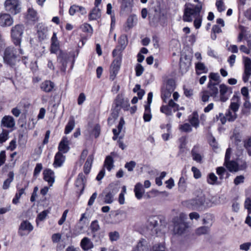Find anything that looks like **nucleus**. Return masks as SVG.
<instances>
[{
    "label": "nucleus",
    "instance_id": "6e6552de",
    "mask_svg": "<svg viewBox=\"0 0 251 251\" xmlns=\"http://www.w3.org/2000/svg\"><path fill=\"white\" fill-rule=\"evenodd\" d=\"M5 10L9 14L16 15L20 12L19 0H6L4 3Z\"/></svg>",
    "mask_w": 251,
    "mask_h": 251
},
{
    "label": "nucleus",
    "instance_id": "7c9ffc66",
    "mask_svg": "<svg viewBox=\"0 0 251 251\" xmlns=\"http://www.w3.org/2000/svg\"><path fill=\"white\" fill-rule=\"evenodd\" d=\"M48 29L44 26H38L37 35L40 40H43L47 37Z\"/></svg>",
    "mask_w": 251,
    "mask_h": 251
},
{
    "label": "nucleus",
    "instance_id": "603ef678",
    "mask_svg": "<svg viewBox=\"0 0 251 251\" xmlns=\"http://www.w3.org/2000/svg\"><path fill=\"white\" fill-rule=\"evenodd\" d=\"M157 219L156 216H151L149 218L148 222L150 226L155 227L158 225Z\"/></svg>",
    "mask_w": 251,
    "mask_h": 251
},
{
    "label": "nucleus",
    "instance_id": "e433bc0d",
    "mask_svg": "<svg viewBox=\"0 0 251 251\" xmlns=\"http://www.w3.org/2000/svg\"><path fill=\"white\" fill-rule=\"evenodd\" d=\"M199 115L197 112H194L192 115L189 116V121L192 126H199Z\"/></svg>",
    "mask_w": 251,
    "mask_h": 251
},
{
    "label": "nucleus",
    "instance_id": "5fc2aeb1",
    "mask_svg": "<svg viewBox=\"0 0 251 251\" xmlns=\"http://www.w3.org/2000/svg\"><path fill=\"white\" fill-rule=\"evenodd\" d=\"M216 6L219 12H221L225 10L223 0H217Z\"/></svg>",
    "mask_w": 251,
    "mask_h": 251
},
{
    "label": "nucleus",
    "instance_id": "4d7b16f0",
    "mask_svg": "<svg viewBox=\"0 0 251 251\" xmlns=\"http://www.w3.org/2000/svg\"><path fill=\"white\" fill-rule=\"evenodd\" d=\"M251 247V242H247L243 244H242L240 245L239 248L240 250L244 251H248Z\"/></svg>",
    "mask_w": 251,
    "mask_h": 251
},
{
    "label": "nucleus",
    "instance_id": "f704fd0d",
    "mask_svg": "<svg viewBox=\"0 0 251 251\" xmlns=\"http://www.w3.org/2000/svg\"><path fill=\"white\" fill-rule=\"evenodd\" d=\"M162 87L171 90L172 92H174L176 88V83L175 80L173 78L168 79Z\"/></svg>",
    "mask_w": 251,
    "mask_h": 251
},
{
    "label": "nucleus",
    "instance_id": "4468645a",
    "mask_svg": "<svg viewBox=\"0 0 251 251\" xmlns=\"http://www.w3.org/2000/svg\"><path fill=\"white\" fill-rule=\"evenodd\" d=\"M119 114V113H118V112L113 110L111 115L108 119V124L109 125L111 126L117 124V126H124L125 125V121L123 117H121L119 121L118 120Z\"/></svg>",
    "mask_w": 251,
    "mask_h": 251
},
{
    "label": "nucleus",
    "instance_id": "338daca9",
    "mask_svg": "<svg viewBox=\"0 0 251 251\" xmlns=\"http://www.w3.org/2000/svg\"><path fill=\"white\" fill-rule=\"evenodd\" d=\"M5 160V151H2L0 152V167L4 163Z\"/></svg>",
    "mask_w": 251,
    "mask_h": 251
},
{
    "label": "nucleus",
    "instance_id": "49530a36",
    "mask_svg": "<svg viewBox=\"0 0 251 251\" xmlns=\"http://www.w3.org/2000/svg\"><path fill=\"white\" fill-rule=\"evenodd\" d=\"M109 239L111 242L116 241L120 238V235L118 231L110 232L108 234Z\"/></svg>",
    "mask_w": 251,
    "mask_h": 251
},
{
    "label": "nucleus",
    "instance_id": "c9c22d12",
    "mask_svg": "<svg viewBox=\"0 0 251 251\" xmlns=\"http://www.w3.org/2000/svg\"><path fill=\"white\" fill-rule=\"evenodd\" d=\"M123 126H117L116 128H113L112 130L114 136L113 137V140H116L118 138V135H120V139H122L124 136V131L122 133Z\"/></svg>",
    "mask_w": 251,
    "mask_h": 251
},
{
    "label": "nucleus",
    "instance_id": "39448f33",
    "mask_svg": "<svg viewBox=\"0 0 251 251\" xmlns=\"http://www.w3.org/2000/svg\"><path fill=\"white\" fill-rule=\"evenodd\" d=\"M187 216L184 213H180L178 216L174 218V233L175 234H182L188 227V224L185 222Z\"/></svg>",
    "mask_w": 251,
    "mask_h": 251
},
{
    "label": "nucleus",
    "instance_id": "8fccbe9b",
    "mask_svg": "<svg viewBox=\"0 0 251 251\" xmlns=\"http://www.w3.org/2000/svg\"><path fill=\"white\" fill-rule=\"evenodd\" d=\"M136 165V163L135 161H130V162L126 163L125 167L128 170V171L131 172L135 167Z\"/></svg>",
    "mask_w": 251,
    "mask_h": 251
},
{
    "label": "nucleus",
    "instance_id": "bf43d9fd",
    "mask_svg": "<svg viewBox=\"0 0 251 251\" xmlns=\"http://www.w3.org/2000/svg\"><path fill=\"white\" fill-rule=\"evenodd\" d=\"M161 112L165 113L166 115H170L171 113V109L168 105H163L160 108Z\"/></svg>",
    "mask_w": 251,
    "mask_h": 251
},
{
    "label": "nucleus",
    "instance_id": "aec40b11",
    "mask_svg": "<svg viewBox=\"0 0 251 251\" xmlns=\"http://www.w3.org/2000/svg\"><path fill=\"white\" fill-rule=\"evenodd\" d=\"M121 3V11L129 13L131 11L133 6V0H118Z\"/></svg>",
    "mask_w": 251,
    "mask_h": 251
},
{
    "label": "nucleus",
    "instance_id": "bb28decb",
    "mask_svg": "<svg viewBox=\"0 0 251 251\" xmlns=\"http://www.w3.org/2000/svg\"><path fill=\"white\" fill-rule=\"evenodd\" d=\"M114 166V160L113 157L110 155L107 156L104 162L103 168H106L110 172L113 168Z\"/></svg>",
    "mask_w": 251,
    "mask_h": 251
},
{
    "label": "nucleus",
    "instance_id": "13d9d810",
    "mask_svg": "<svg viewBox=\"0 0 251 251\" xmlns=\"http://www.w3.org/2000/svg\"><path fill=\"white\" fill-rule=\"evenodd\" d=\"M195 19L194 21V25L196 29L199 28L201 24L202 19L201 15L200 17L195 18Z\"/></svg>",
    "mask_w": 251,
    "mask_h": 251
},
{
    "label": "nucleus",
    "instance_id": "20e7f679",
    "mask_svg": "<svg viewBox=\"0 0 251 251\" xmlns=\"http://www.w3.org/2000/svg\"><path fill=\"white\" fill-rule=\"evenodd\" d=\"M239 104L237 102H231L230 103L229 108L233 112V114L228 110L225 115L223 113H219L218 115H216L214 118V120L217 121H220L221 123L224 125L226 123V120L228 121H233L236 118V112H237L239 108Z\"/></svg>",
    "mask_w": 251,
    "mask_h": 251
},
{
    "label": "nucleus",
    "instance_id": "864d4df0",
    "mask_svg": "<svg viewBox=\"0 0 251 251\" xmlns=\"http://www.w3.org/2000/svg\"><path fill=\"white\" fill-rule=\"evenodd\" d=\"M209 77L210 78V80H211L212 81V80H214L217 82L216 83H218V84L220 82V76L219 74L218 73H211L210 74Z\"/></svg>",
    "mask_w": 251,
    "mask_h": 251
},
{
    "label": "nucleus",
    "instance_id": "cd10ccee",
    "mask_svg": "<svg viewBox=\"0 0 251 251\" xmlns=\"http://www.w3.org/2000/svg\"><path fill=\"white\" fill-rule=\"evenodd\" d=\"M137 21V18L135 15H132L129 16L127 20V27L125 28V31L127 32L128 30L136 24Z\"/></svg>",
    "mask_w": 251,
    "mask_h": 251
},
{
    "label": "nucleus",
    "instance_id": "37998d69",
    "mask_svg": "<svg viewBox=\"0 0 251 251\" xmlns=\"http://www.w3.org/2000/svg\"><path fill=\"white\" fill-rule=\"evenodd\" d=\"M149 18L150 24L151 26H156L157 25L159 21V16L157 14L154 15L153 18H151V16L150 14Z\"/></svg>",
    "mask_w": 251,
    "mask_h": 251
},
{
    "label": "nucleus",
    "instance_id": "393cba45",
    "mask_svg": "<svg viewBox=\"0 0 251 251\" xmlns=\"http://www.w3.org/2000/svg\"><path fill=\"white\" fill-rule=\"evenodd\" d=\"M65 156L60 152H57L54 157L53 165L55 167H58L62 166L65 161Z\"/></svg>",
    "mask_w": 251,
    "mask_h": 251
},
{
    "label": "nucleus",
    "instance_id": "f257e3e1",
    "mask_svg": "<svg viewBox=\"0 0 251 251\" xmlns=\"http://www.w3.org/2000/svg\"><path fill=\"white\" fill-rule=\"evenodd\" d=\"M51 53L58 54L57 61L60 64V70L65 72L67 67L72 69L75 62V55L73 52H67L59 50V45H51Z\"/></svg>",
    "mask_w": 251,
    "mask_h": 251
},
{
    "label": "nucleus",
    "instance_id": "774afa93",
    "mask_svg": "<svg viewBox=\"0 0 251 251\" xmlns=\"http://www.w3.org/2000/svg\"><path fill=\"white\" fill-rule=\"evenodd\" d=\"M42 169V165L41 163L36 164L34 170V176H36L39 175Z\"/></svg>",
    "mask_w": 251,
    "mask_h": 251
},
{
    "label": "nucleus",
    "instance_id": "ea45409f",
    "mask_svg": "<svg viewBox=\"0 0 251 251\" xmlns=\"http://www.w3.org/2000/svg\"><path fill=\"white\" fill-rule=\"evenodd\" d=\"M189 61L188 60L187 62L186 63L182 60V58H181L180 59L179 68L180 71L183 73L186 72L189 67Z\"/></svg>",
    "mask_w": 251,
    "mask_h": 251
},
{
    "label": "nucleus",
    "instance_id": "c756f323",
    "mask_svg": "<svg viewBox=\"0 0 251 251\" xmlns=\"http://www.w3.org/2000/svg\"><path fill=\"white\" fill-rule=\"evenodd\" d=\"M80 245L81 248L84 250H88L93 247L92 242L87 237H84L82 239Z\"/></svg>",
    "mask_w": 251,
    "mask_h": 251
},
{
    "label": "nucleus",
    "instance_id": "f3484780",
    "mask_svg": "<svg viewBox=\"0 0 251 251\" xmlns=\"http://www.w3.org/2000/svg\"><path fill=\"white\" fill-rule=\"evenodd\" d=\"M13 23V19L10 14H1L0 15V25L1 26H9Z\"/></svg>",
    "mask_w": 251,
    "mask_h": 251
},
{
    "label": "nucleus",
    "instance_id": "0e129e2a",
    "mask_svg": "<svg viewBox=\"0 0 251 251\" xmlns=\"http://www.w3.org/2000/svg\"><path fill=\"white\" fill-rule=\"evenodd\" d=\"M191 170L194 174V176L196 178H199L201 176L200 171L195 167H192Z\"/></svg>",
    "mask_w": 251,
    "mask_h": 251
},
{
    "label": "nucleus",
    "instance_id": "473e14b6",
    "mask_svg": "<svg viewBox=\"0 0 251 251\" xmlns=\"http://www.w3.org/2000/svg\"><path fill=\"white\" fill-rule=\"evenodd\" d=\"M1 126H15L14 118L11 116H4L1 121Z\"/></svg>",
    "mask_w": 251,
    "mask_h": 251
},
{
    "label": "nucleus",
    "instance_id": "5701e85b",
    "mask_svg": "<svg viewBox=\"0 0 251 251\" xmlns=\"http://www.w3.org/2000/svg\"><path fill=\"white\" fill-rule=\"evenodd\" d=\"M54 87V82L48 80L44 81L40 85L41 90L46 93L52 92Z\"/></svg>",
    "mask_w": 251,
    "mask_h": 251
},
{
    "label": "nucleus",
    "instance_id": "c03bdc74",
    "mask_svg": "<svg viewBox=\"0 0 251 251\" xmlns=\"http://www.w3.org/2000/svg\"><path fill=\"white\" fill-rule=\"evenodd\" d=\"M90 229L92 233H94L98 231L100 229V226L97 220L93 221L90 225Z\"/></svg>",
    "mask_w": 251,
    "mask_h": 251
},
{
    "label": "nucleus",
    "instance_id": "f8f14e48",
    "mask_svg": "<svg viewBox=\"0 0 251 251\" xmlns=\"http://www.w3.org/2000/svg\"><path fill=\"white\" fill-rule=\"evenodd\" d=\"M191 155L194 161L197 163H201L203 158V154L199 145H195L192 148Z\"/></svg>",
    "mask_w": 251,
    "mask_h": 251
},
{
    "label": "nucleus",
    "instance_id": "a878e982",
    "mask_svg": "<svg viewBox=\"0 0 251 251\" xmlns=\"http://www.w3.org/2000/svg\"><path fill=\"white\" fill-rule=\"evenodd\" d=\"M128 44V39L127 35L123 34L120 36L118 40V45L117 46L119 48L120 50H123L126 47Z\"/></svg>",
    "mask_w": 251,
    "mask_h": 251
},
{
    "label": "nucleus",
    "instance_id": "72a5a7b5",
    "mask_svg": "<svg viewBox=\"0 0 251 251\" xmlns=\"http://www.w3.org/2000/svg\"><path fill=\"white\" fill-rule=\"evenodd\" d=\"M93 161V157L92 155H89L84 166V172L85 174L89 173L91 169L92 164Z\"/></svg>",
    "mask_w": 251,
    "mask_h": 251
},
{
    "label": "nucleus",
    "instance_id": "69168bd1",
    "mask_svg": "<svg viewBox=\"0 0 251 251\" xmlns=\"http://www.w3.org/2000/svg\"><path fill=\"white\" fill-rule=\"evenodd\" d=\"M244 206L245 208L248 209V211L249 213L251 212V199L250 198L246 199L245 201Z\"/></svg>",
    "mask_w": 251,
    "mask_h": 251
},
{
    "label": "nucleus",
    "instance_id": "09e8293b",
    "mask_svg": "<svg viewBox=\"0 0 251 251\" xmlns=\"http://www.w3.org/2000/svg\"><path fill=\"white\" fill-rule=\"evenodd\" d=\"M50 213V211L49 210H45L43 211L40 213L37 217L36 221L38 220H39L40 221H42L44 220L45 219L48 214Z\"/></svg>",
    "mask_w": 251,
    "mask_h": 251
},
{
    "label": "nucleus",
    "instance_id": "2f4dec72",
    "mask_svg": "<svg viewBox=\"0 0 251 251\" xmlns=\"http://www.w3.org/2000/svg\"><path fill=\"white\" fill-rule=\"evenodd\" d=\"M225 164L230 172H236L238 169V164L235 161H230L229 160L227 161V162H225Z\"/></svg>",
    "mask_w": 251,
    "mask_h": 251
},
{
    "label": "nucleus",
    "instance_id": "6ab92c4d",
    "mask_svg": "<svg viewBox=\"0 0 251 251\" xmlns=\"http://www.w3.org/2000/svg\"><path fill=\"white\" fill-rule=\"evenodd\" d=\"M131 251H150V246L146 240L141 239Z\"/></svg>",
    "mask_w": 251,
    "mask_h": 251
},
{
    "label": "nucleus",
    "instance_id": "052dcab7",
    "mask_svg": "<svg viewBox=\"0 0 251 251\" xmlns=\"http://www.w3.org/2000/svg\"><path fill=\"white\" fill-rule=\"evenodd\" d=\"M241 136L239 133H235L234 131L233 135L231 137V139L235 141L236 144L238 145L239 142H241Z\"/></svg>",
    "mask_w": 251,
    "mask_h": 251
},
{
    "label": "nucleus",
    "instance_id": "4c0bfd02",
    "mask_svg": "<svg viewBox=\"0 0 251 251\" xmlns=\"http://www.w3.org/2000/svg\"><path fill=\"white\" fill-rule=\"evenodd\" d=\"M173 92H172L171 90L166 89L163 87L162 88L161 98L165 102H167V100L171 97Z\"/></svg>",
    "mask_w": 251,
    "mask_h": 251
},
{
    "label": "nucleus",
    "instance_id": "680f3d73",
    "mask_svg": "<svg viewBox=\"0 0 251 251\" xmlns=\"http://www.w3.org/2000/svg\"><path fill=\"white\" fill-rule=\"evenodd\" d=\"M90 220L89 215L86 213L82 214L79 222H83L85 224H87L89 223Z\"/></svg>",
    "mask_w": 251,
    "mask_h": 251
},
{
    "label": "nucleus",
    "instance_id": "2eb2a0df",
    "mask_svg": "<svg viewBox=\"0 0 251 251\" xmlns=\"http://www.w3.org/2000/svg\"><path fill=\"white\" fill-rule=\"evenodd\" d=\"M33 229L32 225L27 220L23 221L19 226L18 229V234L21 236H23L25 234L24 231L27 232V234L30 232Z\"/></svg>",
    "mask_w": 251,
    "mask_h": 251
},
{
    "label": "nucleus",
    "instance_id": "423d86ee",
    "mask_svg": "<svg viewBox=\"0 0 251 251\" xmlns=\"http://www.w3.org/2000/svg\"><path fill=\"white\" fill-rule=\"evenodd\" d=\"M24 30V26L23 25L18 24L12 27L11 35L15 46H20Z\"/></svg>",
    "mask_w": 251,
    "mask_h": 251
},
{
    "label": "nucleus",
    "instance_id": "1a4fd4ad",
    "mask_svg": "<svg viewBox=\"0 0 251 251\" xmlns=\"http://www.w3.org/2000/svg\"><path fill=\"white\" fill-rule=\"evenodd\" d=\"M113 111L119 113L122 108L125 110H127L129 106V101L127 99H125L122 95H118L114 103Z\"/></svg>",
    "mask_w": 251,
    "mask_h": 251
},
{
    "label": "nucleus",
    "instance_id": "7ed1b4c3",
    "mask_svg": "<svg viewBox=\"0 0 251 251\" xmlns=\"http://www.w3.org/2000/svg\"><path fill=\"white\" fill-rule=\"evenodd\" d=\"M219 85L216 82H214L209 80L208 85V90H204L201 92V100L203 102L208 101L209 97L213 98L214 101H219Z\"/></svg>",
    "mask_w": 251,
    "mask_h": 251
},
{
    "label": "nucleus",
    "instance_id": "9d476101",
    "mask_svg": "<svg viewBox=\"0 0 251 251\" xmlns=\"http://www.w3.org/2000/svg\"><path fill=\"white\" fill-rule=\"evenodd\" d=\"M117 192L118 190L116 189L107 188L101 194L104 203L108 204L112 203L114 201V197Z\"/></svg>",
    "mask_w": 251,
    "mask_h": 251
},
{
    "label": "nucleus",
    "instance_id": "a211bd4d",
    "mask_svg": "<svg viewBox=\"0 0 251 251\" xmlns=\"http://www.w3.org/2000/svg\"><path fill=\"white\" fill-rule=\"evenodd\" d=\"M44 179L47 181L50 185L51 186L54 182L55 176L53 171L47 169L43 172Z\"/></svg>",
    "mask_w": 251,
    "mask_h": 251
},
{
    "label": "nucleus",
    "instance_id": "6e6d98bb",
    "mask_svg": "<svg viewBox=\"0 0 251 251\" xmlns=\"http://www.w3.org/2000/svg\"><path fill=\"white\" fill-rule=\"evenodd\" d=\"M144 69L140 64H137L135 67L136 75L139 76L142 75Z\"/></svg>",
    "mask_w": 251,
    "mask_h": 251
},
{
    "label": "nucleus",
    "instance_id": "a19ab883",
    "mask_svg": "<svg viewBox=\"0 0 251 251\" xmlns=\"http://www.w3.org/2000/svg\"><path fill=\"white\" fill-rule=\"evenodd\" d=\"M209 231V227L208 226H203L198 228L195 231V233L198 235H201L205 234L208 233Z\"/></svg>",
    "mask_w": 251,
    "mask_h": 251
},
{
    "label": "nucleus",
    "instance_id": "9b49d317",
    "mask_svg": "<svg viewBox=\"0 0 251 251\" xmlns=\"http://www.w3.org/2000/svg\"><path fill=\"white\" fill-rule=\"evenodd\" d=\"M121 60V57L120 56H117L111 64L110 78L112 80H114L120 70Z\"/></svg>",
    "mask_w": 251,
    "mask_h": 251
},
{
    "label": "nucleus",
    "instance_id": "e2e57ef3",
    "mask_svg": "<svg viewBox=\"0 0 251 251\" xmlns=\"http://www.w3.org/2000/svg\"><path fill=\"white\" fill-rule=\"evenodd\" d=\"M244 179H245V177L241 175L239 176H237L235 178V179L234 180V183L236 185H238L240 183H243L244 181Z\"/></svg>",
    "mask_w": 251,
    "mask_h": 251
},
{
    "label": "nucleus",
    "instance_id": "79ce46f5",
    "mask_svg": "<svg viewBox=\"0 0 251 251\" xmlns=\"http://www.w3.org/2000/svg\"><path fill=\"white\" fill-rule=\"evenodd\" d=\"M8 134L9 131L8 130H2V132L0 133V146L8 139Z\"/></svg>",
    "mask_w": 251,
    "mask_h": 251
},
{
    "label": "nucleus",
    "instance_id": "0eeeda50",
    "mask_svg": "<svg viewBox=\"0 0 251 251\" xmlns=\"http://www.w3.org/2000/svg\"><path fill=\"white\" fill-rule=\"evenodd\" d=\"M16 50L14 47H9L5 49L4 52L3 60L5 63L10 66H13L16 63Z\"/></svg>",
    "mask_w": 251,
    "mask_h": 251
},
{
    "label": "nucleus",
    "instance_id": "f03ea898",
    "mask_svg": "<svg viewBox=\"0 0 251 251\" xmlns=\"http://www.w3.org/2000/svg\"><path fill=\"white\" fill-rule=\"evenodd\" d=\"M201 9V3H199L197 5L190 3H186L184 10L183 20L184 22H192L193 18L200 17Z\"/></svg>",
    "mask_w": 251,
    "mask_h": 251
},
{
    "label": "nucleus",
    "instance_id": "3c124183",
    "mask_svg": "<svg viewBox=\"0 0 251 251\" xmlns=\"http://www.w3.org/2000/svg\"><path fill=\"white\" fill-rule=\"evenodd\" d=\"M80 28H81L83 32H88L89 33H92V31H93L92 27L91 26V25L88 24H87V23L84 24L83 25H81Z\"/></svg>",
    "mask_w": 251,
    "mask_h": 251
},
{
    "label": "nucleus",
    "instance_id": "dca6fc26",
    "mask_svg": "<svg viewBox=\"0 0 251 251\" xmlns=\"http://www.w3.org/2000/svg\"><path fill=\"white\" fill-rule=\"evenodd\" d=\"M251 75V60L247 57L245 61L244 72L243 75V80L246 82L248 81Z\"/></svg>",
    "mask_w": 251,
    "mask_h": 251
},
{
    "label": "nucleus",
    "instance_id": "de8ad7c7",
    "mask_svg": "<svg viewBox=\"0 0 251 251\" xmlns=\"http://www.w3.org/2000/svg\"><path fill=\"white\" fill-rule=\"evenodd\" d=\"M152 251H166V247L164 243H158L152 247Z\"/></svg>",
    "mask_w": 251,
    "mask_h": 251
},
{
    "label": "nucleus",
    "instance_id": "b1692460",
    "mask_svg": "<svg viewBox=\"0 0 251 251\" xmlns=\"http://www.w3.org/2000/svg\"><path fill=\"white\" fill-rule=\"evenodd\" d=\"M134 192L135 193V197L138 200L142 199L143 194L145 193V190L141 183L138 182L136 184L134 187Z\"/></svg>",
    "mask_w": 251,
    "mask_h": 251
},
{
    "label": "nucleus",
    "instance_id": "412c9836",
    "mask_svg": "<svg viewBox=\"0 0 251 251\" xmlns=\"http://www.w3.org/2000/svg\"><path fill=\"white\" fill-rule=\"evenodd\" d=\"M205 201V197L203 195H201L197 197L195 199L190 201V204L194 209H199L204 204Z\"/></svg>",
    "mask_w": 251,
    "mask_h": 251
},
{
    "label": "nucleus",
    "instance_id": "ddd939ff",
    "mask_svg": "<svg viewBox=\"0 0 251 251\" xmlns=\"http://www.w3.org/2000/svg\"><path fill=\"white\" fill-rule=\"evenodd\" d=\"M219 93L220 97L219 100L222 102H226L229 98V94L231 93V88L227 87L224 84H222L219 85Z\"/></svg>",
    "mask_w": 251,
    "mask_h": 251
},
{
    "label": "nucleus",
    "instance_id": "58836bf2",
    "mask_svg": "<svg viewBox=\"0 0 251 251\" xmlns=\"http://www.w3.org/2000/svg\"><path fill=\"white\" fill-rule=\"evenodd\" d=\"M14 173L10 172L8 174V178L6 179L3 182L2 188L3 189H7L9 188L10 184L13 181L14 178Z\"/></svg>",
    "mask_w": 251,
    "mask_h": 251
},
{
    "label": "nucleus",
    "instance_id": "c85d7f7f",
    "mask_svg": "<svg viewBox=\"0 0 251 251\" xmlns=\"http://www.w3.org/2000/svg\"><path fill=\"white\" fill-rule=\"evenodd\" d=\"M101 16L100 10L98 7H95L89 15V19L90 20H95L99 18Z\"/></svg>",
    "mask_w": 251,
    "mask_h": 251
},
{
    "label": "nucleus",
    "instance_id": "4be33fe9",
    "mask_svg": "<svg viewBox=\"0 0 251 251\" xmlns=\"http://www.w3.org/2000/svg\"><path fill=\"white\" fill-rule=\"evenodd\" d=\"M58 149L59 151L58 152H60L62 153H67L69 151L70 149L69 141L66 137H63L59 144Z\"/></svg>",
    "mask_w": 251,
    "mask_h": 251
},
{
    "label": "nucleus",
    "instance_id": "a18cd8bd",
    "mask_svg": "<svg viewBox=\"0 0 251 251\" xmlns=\"http://www.w3.org/2000/svg\"><path fill=\"white\" fill-rule=\"evenodd\" d=\"M207 181V182L210 184H216L217 181V177L214 173H210L208 175Z\"/></svg>",
    "mask_w": 251,
    "mask_h": 251
}]
</instances>
